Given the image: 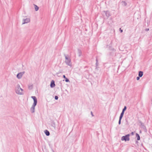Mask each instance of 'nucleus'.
I'll use <instances>...</instances> for the list:
<instances>
[{"mask_svg": "<svg viewBox=\"0 0 152 152\" xmlns=\"http://www.w3.org/2000/svg\"><path fill=\"white\" fill-rule=\"evenodd\" d=\"M124 113V112H122L120 114V115L119 117V118L122 119V118L123 116Z\"/></svg>", "mask_w": 152, "mask_h": 152, "instance_id": "2eb2a0df", "label": "nucleus"}, {"mask_svg": "<svg viewBox=\"0 0 152 152\" xmlns=\"http://www.w3.org/2000/svg\"><path fill=\"white\" fill-rule=\"evenodd\" d=\"M63 77L65 79V80L66 82H69V80L67 78H66V77Z\"/></svg>", "mask_w": 152, "mask_h": 152, "instance_id": "f3484780", "label": "nucleus"}, {"mask_svg": "<svg viewBox=\"0 0 152 152\" xmlns=\"http://www.w3.org/2000/svg\"><path fill=\"white\" fill-rule=\"evenodd\" d=\"M137 77V80H139L140 77Z\"/></svg>", "mask_w": 152, "mask_h": 152, "instance_id": "5701e85b", "label": "nucleus"}, {"mask_svg": "<svg viewBox=\"0 0 152 152\" xmlns=\"http://www.w3.org/2000/svg\"><path fill=\"white\" fill-rule=\"evenodd\" d=\"M96 62H98V60H97V59H96Z\"/></svg>", "mask_w": 152, "mask_h": 152, "instance_id": "7c9ffc66", "label": "nucleus"}, {"mask_svg": "<svg viewBox=\"0 0 152 152\" xmlns=\"http://www.w3.org/2000/svg\"><path fill=\"white\" fill-rule=\"evenodd\" d=\"M143 72L142 71H140L139 72L138 76H142Z\"/></svg>", "mask_w": 152, "mask_h": 152, "instance_id": "ddd939ff", "label": "nucleus"}, {"mask_svg": "<svg viewBox=\"0 0 152 152\" xmlns=\"http://www.w3.org/2000/svg\"><path fill=\"white\" fill-rule=\"evenodd\" d=\"M91 114L92 116H93V117L94 116V115H93V113H92V111L91 112Z\"/></svg>", "mask_w": 152, "mask_h": 152, "instance_id": "393cba45", "label": "nucleus"}, {"mask_svg": "<svg viewBox=\"0 0 152 152\" xmlns=\"http://www.w3.org/2000/svg\"><path fill=\"white\" fill-rule=\"evenodd\" d=\"M126 106H124V108L123 109L122 112L124 113V111L126 109Z\"/></svg>", "mask_w": 152, "mask_h": 152, "instance_id": "a211bd4d", "label": "nucleus"}, {"mask_svg": "<svg viewBox=\"0 0 152 152\" xmlns=\"http://www.w3.org/2000/svg\"><path fill=\"white\" fill-rule=\"evenodd\" d=\"M18 79H21L22 77H17Z\"/></svg>", "mask_w": 152, "mask_h": 152, "instance_id": "bb28decb", "label": "nucleus"}, {"mask_svg": "<svg viewBox=\"0 0 152 152\" xmlns=\"http://www.w3.org/2000/svg\"><path fill=\"white\" fill-rule=\"evenodd\" d=\"M131 134L132 135H133L134 134V132H132L131 133Z\"/></svg>", "mask_w": 152, "mask_h": 152, "instance_id": "c85d7f7f", "label": "nucleus"}, {"mask_svg": "<svg viewBox=\"0 0 152 152\" xmlns=\"http://www.w3.org/2000/svg\"><path fill=\"white\" fill-rule=\"evenodd\" d=\"M55 99L56 100H58V97L57 96H56L55 97Z\"/></svg>", "mask_w": 152, "mask_h": 152, "instance_id": "412c9836", "label": "nucleus"}, {"mask_svg": "<svg viewBox=\"0 0 152 152\" xmlns=\"http://www.w3.org/2000/svg\"><path fill=\"white\" fill-rule=\"evenodd\" d=\"M130 134H128L125 136H122L121 138V140L122 141H129L130 140L129 137Z\"/></svg>", "mask_w": 152, "mask_h": 152, "instance_id": "20e7f679", "label": "nucleus"}, {"mask_svg": "<svg viewBox=\"0 0 152 152\" xmlns=\"http://www.w3.org/2000/svg\"><path fill=\"white\" fill-rule=\"evenodd\" d=\"M122 3V5L124 6H126L127 5L126 3L124 1H123L121 2Z\"/></svg>", "mask_w": 152, "mask_h": 152, "instance_id": "9b49d317", "label": "nucleus"}, {"mask_svg": "<svg viewBox=\"0 0 152 152\" xmlns=\"http://www.w3.org/2000/svg\"><path fill=\"white\" fill-rule=\"evenodd\" d=\"M63 76H65V75H64Z\"/></svg>", "mask_w": 152, "mask_h": 152, "instance_id": "2f4dec72", "label": "nucleus"}, {"mask_svg": "<svg viewBox=\"0 0 152 152\" xmlns=\"http://www.w3.org/2000/svg\"><path fill=\"white\" fill-rule=\"evenodd\" d=\"M23 21L22 24L30 22V19L29 18H26L25 19H23Z\"/></svg>", "mask_w": 152, "mask_h": 152, "instance_id": "39448f33", "label": "nucleus"}, {"mask_svg": "<svg viewBox=\"0 0 152 152\" xmlns=\"http://www.w3.org/2000/svg\"><path fill=\"white\" fill-rule=\"evenodd\" d=\"M55 86V82L53 80H52L51 81L50 86L51 88H53Z\"/></svg>", "mask_w": 152, "mask_h": 152, "instance_id": "423d86ee", "label": "nucleus"}, {"mask_svg": "<svg viewBox=\"0 0 152 152\" xmlns=\"http://www.w3.org/2000/svg\"><path fill=\"white\" fill-rule=\"evenodd\" d=\"M104 12L105 13V14L106 16L108 18L109 16H110V13L108 11H104Z\"/></svg>", "mask_w": 152, "mask_h": 152, "instance_id": "6e6552de", "label": "nucleus"}, {"mask_svg": "<svg viewBox=\"0 0 152 152\" xmlns=\"http://www.w3.org/2000/svg\"><path fill=\"white\" fill-rule=\"evenodd\" d=\"M52 126L55 129V124H53L52 125Z\"/></svg>", "mask_w": 152, "mask_h": 152, "instance_id": "cd10ccee", "label": "nucleus"}, {"mask_svg": "<svg viewBox=\"0 0 152 152\" xmlns=\"http://www.w3.org/2000/svg\"><path fill=\"white\" fill-rule=\"evenodd\" d=\"M121 119L119 118V121H118V124L119 125L120 124H121Z\"/></svg>", "mask_w": 152, "mask_h": 152, "instance_id": "aec40b11", "label": "nucleus"}, {"mask_svg": "<svg viewBox=\"0 0 152 152\" xmlns=\"http://www.w3.org/2000/svg\"><path fill=\"white\" fill-rule=\"evenodd\" d=\"M34 6H35L34 8H35V10L36 11H38L39 9V7L36 5H34Z\"/></svg>", "mask_w": 152, "mask_h": 152, "instance_id": "dca6fc26", "label": "nucleus"}, {"mask_svg": "<svg viewBox=\"0 0 152 152\" xmlns=\"http://www.w3.org/2000/svg\"><path fill=\"white\" fill-rule=\"evenodd\" d=\"M149 30V28H146L145 29V31H148Z\"/></svg>", "mask_w": 152, "mask_h": 152, "instance_id": "a878e982", "label": "nucleus"}, {"mask_svg": "<svg viewBox=\"0 0 152 152\" xmlns=\"http://www.w3.org/2000/svg\"><path fill=\"white\" fill-rule=\"evenodd\" d=\"M31 98L34 100V103L30 109L31 113H33L34 112L35 107L37 103V100L35 96H31Z\"/></svg>", "mask_w": 152, "mask_h": 152, "instance_id": "f257e3e1", "label": "nucleus"}, {"mask_svg": "<svg viewBox=\"0 0 152 152\" xmlns=\"http://www.w3.org/2000/svg\"><path fill=\"white\" fill-rule=\"evenodd\" d=\"M136 137L137 138V140H140V137L139 135V134L137 133H136Z\"/></svg>", "mask_w": 152, "mask_h": 152, "instance_id": "f8f14e48", "label": "nucleus"}, {"mask_svg": "<svg viewBox=\"0 0 152 152\" xmlns=\"http://www.w3.org/2000/svg\"><path fill=\"white\" fill-rule=\"evenodd\" d=\"M78 54L79 56H80L82 55V52L80 50H78Z\"/></svg>", "mask_w": 152, "mask_h": 152, "instance_id": "4468645a", "label": "nucleus"}, {"mask_svg": "<svg viewBox=\"0 0 152 152\" xmlns=\"http://www.w3.org/2000/svg\"><path fill=\"white\" fill-rule=\"evenodd\" d=\"M120 31L121 33H122L123 32V30L121 29V28H120Z\"/></svg>", "mask_w": 152, "mask_h": 152, "instance_id": "b1692460", "label": "nucleus"}, {"mask_svg": "<svg viewBox=\"0 0 152 152\" xmlns=\"http://www.w3.org/2000/svg\"><path fill=\"white\" fill-rule=\"evenodd\" d=\"M96 69H97L98 68V62H96Z\"/></svg>", "mask_w": 152, "mask_h": 152, "instance_id": "6ab92c4d", "label": "nucleus"}, {"mask_svg": "<svg viewBox=\"0 0 152 152\" xmlns=\"http://www.w3.org/2000/svg\"><path fill=\"white\" fill-rule=\"evenodd\" d=\"M65 58V62L66 64L68 65L71 66V60L69 57L68 55L66 56L65 55H64Z\"/></svg>", "mask_w": 152, "mask_h": 152, "instance_id": "7ed1b4c3", "label": "nucleus"}, {"mask_svg": "<svg viewBox=\"0 0 152 152\" xmlns=\"http://www.w3.org/2000/svg\"><path fill=\"white\" fill-rule=\"evenodd\" d=\"M15 92L18 94L19 95H22L23 94V90L21 88L20 85L17 84L15 88Z\"/></svg>", "mask_w": 152, "mask_h": 152, "instance_id": "f03ea898", "label": "nucleus"}, {"mask_svg": "<svg viewBox=\"0 0 152 152\" xmlns=\"http://www.w3.org/2000/svg\"><path fill=\"white\" fill-rule=\"evenodd\" d=\"M99 67L97 68L96 69V68H95V70H98V69Z\"/></svg>", "mask_w": 152, "mask_h": 152, "instance_id": "c756f323", "label": "nucleus"}, {"mask_svg": "<svg viewBox=\"0 0 152 152\" xmlns=\"http://www.w3.org/2000/svg\"><path fill=\"white\" fill-rule=\"evenodd\" d=\"M140 127L143 128L144 129H146V127L144 125V124L143 123H142L141 122H140Z\"/></svg>", "mask_w": 152, "mask_h": 152, "instance_id": "0eeeda50", "label": "nucleus"}, {"mask_svg": "<svg viewBox=\"0 0 152 152\" xmlns=\"http://www.w3.org/2000/svg\"><path fill=\"white\" fill-rule=\"evenodd\" d=\"M25 72L24 71L20 72L17 74L16 76H22L24 75Z\"/></svg>", "mask_w": 152, "mask_h": 152, "instance_id": "1a4fd4ad", "label": "nucleus"}, {"mask_svg": "<svg viewBox=\"0 0 152 152\" xmlns=\"http://www.w3.org/2000/svg\"><path fill=\"white\" fill-rule=\"evenodd\" d=\"M32 88V85L31 86H28V88L29 89H31Z\"/></svg>", "mask_w": 152, "mask_h": 152, "instance_id": "4be33fe9", "label": "nucleus"}, {"mask_svg": "<svg viewBox=\"0 0 152 152\" xmlns=\"http://www.w3.org/2000/svg\"><path fill=\"white\" fill-rule=\"evenodd\" d=\"M45 134L47 136H48L50 135L49 132L48 130H45Z\"/></svg>", "mask_w": 152, "mask_h": 152, "instance_id": "9d476101", "label": "nucleus"}]
</instances>
